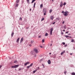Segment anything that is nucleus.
Segmentation results:
<instances>
[{
	"label": "nucleus",
	"mask_w": 75,
	"mask_h": 75,
	"mask_svg": "<svg viewBox=\"0 0 75 75\" xmlns=\"http://www.w3.org/2000/svg\"><path fill=\"white\" fill-rule=\"evenodd\" d=\"M62 13L63 14V15L64 16H67L68 15V13H69V12L68 11H62Z\"/></svg>",
	"instance_id": "1"
},
{
	"label": "nucleus",
	"mask_w": 75,
	"mask_h": 75,
	"mask_svg": "<svg viewBox=\"0 0 75 75\" xmlns=\"http://www.w3.org/2000/svg\"><path fill=\"white\" fill-rule=\"evenodd\" d=\"M47 9H46V8H43V11L42 12L43 13V15L44 16H45L46 15V14H47Z\"/></svg>",
	"instance_id": "2"
},
{
	"label": "nucleus",
	"mask_w": 75,
	"mask_h": 75,
	"mask_svg": "<svg viewBox=\"0 0 75 75\" xmlns=\"http://www.w3.org/2000/svg\"><path fill=\"white\" fill-rule=\"evenodd\" d=\"M20 66V65L19 64H17V65H15L14 66H11V68H18V66Z\"/></svg>",
	"instance_id": "3"
},
{
	"label": "nucleus",
	"mask_w": 75,
	"mask_h": 75,
	"mask_svg": "<svg viewBox=\"0 0 75 75\" xmlns=\"http://www.w3.org/2000/svg\"><path fill=\"white\" fill-rule=\"evenodd\" d=\"M53 28H51L50 29V34L51 35H52V31H53Z\"/></svg>",
	"instance_id": "4"
},
{
	"label": "nucleus",
	"mask_w": 75,
	"mask_h": 75,
	"mask_svg": "<svg viewBox=\"0 0 75 75\" xmlns=\"http://www.w3.org/2000/svg\"><path fill=\"white\" fill-rule=\"evenodd\" d=\"M33 51H35V53H38V50H37V49L36 48H35L33 50Z\"/></svg>",
	"instance_id": "5"
},
{
	"label": "nucleus",
	"mask_w": 75,
	"mask_h": 75,
	"mask_svg": "<svg viewBox=\"0 0 75 75\" xmlns=\"http://www.w3.org/2000/svg\"><path fill=\"white\" fill-rule=\"evenodd\" d=\"M30 64V62H27L24 64V67H25V66L27 65H28V64Z\"/></svg>",
	"instance_id": "6"
},
{
	"label": "nucleus",
	"mask_w": 75,
	"mask_h": 75,
	"mask_svg": "<svg viewBox=\"0 0 75 75\" xmlns=\"http://www.w3.org/2000/svg\"><path fill=\"white\" fill-rule=\"evenodd\" d=\"M35 5H36V3L35 2L33 5V10H34V8H35Z\"/></svg>",
	"instance_id": "7"
},
{
	"label": "nucleus",
	"mask_w": 75,
	"mask_h": 75,
	"mask_svg": "<svg viewBox=\"0 0 75 75\" xmlns=\"http://www.w3.org/2000/svg\"><path fill=\"white\" fill-rule=\"evenodd\" d=\"M24 40V38L22 37L21 38L20 41V44H21L23 41V40Z\"/></svg>",
	"instance_id": "8"
},
{
	"label": "nucleus",
	"mask_w": 75,
	"mask_h": 75,
	"mask_svg": "<svg viewBox=\"0 0 75 75\" xmlns=\"http://www.w3.org/2000/svg\"><path fill=\"white\" fill-rule=\"evenodd\" d=\"M47 63L48 64H51V60L50 59L48 60L47 61Z\"/></svg>",
	"instance_id": "9"
},
{
	"label": "nucleus",
	"mask_w": 75,
	"mask_h": 75,
	"mask_svg": "<svg viewBox=\"0 0 75 75\" xmlns=\"http://www.w3.org/2000/svg\"><path fill=\"white\" fill-rule=\"evenodd\" d=\"M65 52V50H64L63 52H62L61 53L60 55H63V54H64Z\"/></svg>",
	"instance_id": "10"
},
{
	"label": "nucleus",
	"mask_w": 75,
	"mask_h": 75,
	"mask_svg": "<svg viewBox=\"0 0 75 75\" xmlns=\"http://www.w3.org/2000/svg\"><path fill=\"white\" fill-rule=\"evenodd\" d=\"M20 38H18L16 40V42L18 44L19 43V41H20Z\"/></svg>",
	"instance_id": "11"
},
{
	"label": "nucleus",
	"mask_w": 75,
	"mask_h": 75,
	"mask_svg": "<svg viewBox=\"0 0 75 75\" xmlns=\"http://www.w3.org/2000/svg\"><path fill=\"white\" fill-rule=\"evenodd\" d=\"M54 18V16H50V20H53Z\"/></svg>",
	"instance_id": "12"
},
{
	"label": "nucleus",
	"mask_w": 75,
	"mask_h": 75,
	"mask_svg": "<svg viewBox=\"0 0 75 75\" xmlns=\"http://www.w3.org/2000/svg\"><path fill=\"white\" fill-rule=\"evenodd\" d=\"M40 8H41V9H42V8L43 7V4H40Z\"/></svg>",
	"instance_id": "13"
},
{
	"label": "nucleus",
	"mask_w": 75,
	"mask_h": 75,
	"mask_svg": "<svg viewBox=\"0 0 75 75\" xmlns=\"http://www.w3.org/2000/svg\"><path fill=\"white\" fill-rule=\"evenodd\" d=\"M48 35V34L47 33H46L45 35V37H47Z\"/></svg>",
	"instance_id": "14"
},
{
	"label": "nucleus",
	"mask_w": 75,
	"mask_h": 75,
	"mask_svg": "<svg viewBox=\"0 0 75 75\" xmlns=\"http://www.w3.org/2000/svg\"><path fill=\"white\" fill-rule=\"evenodd\" d=\"M65 37H66V38H67V39H69V38H69V36L68 35H65Z\"/></svg>",
	"instance_id": "15"
},
{
	"label": "nucleus",
	"mask_w": 75,
	"mask_h": 75,
	"mask_svg": "<svg viewBox=\"0 0 75 75\" xmlns=\"http://www.w3.org/2000/svg\"><path fill=\"white\" fill-rule=\"evenodd\" d=\"M14 35V32H12L11 34V37L12 38Z\"/></svg>",
	"instance_id": "16"
},
{
	"label": "nucleus",
	"mask_w": 75,
	"mask_h": 75,
	"mask_svg": "<svg viewBox=\"0 0 75 75\" xmlns=\"http://www.w3.org/2000/svg\"><path fill=\"white\" fill-rule=\"evenodd\" d=\"M35 1V0H32L31 2V3L32 4L33 3H34V2Z\"/></svg>",
	"instance_id": "17"
},
{
	"label": "nucleus",
	"mask_w": 75,
	"mask_h": 75,
	"mask_svg": "<svg viewBox=\"0 0 75 75\" xmlns=\"http://www.w3.org/2000/svg\"><path fill=\"white\" fill-rule=\"evenodd\" d=\"M42 43H44L45 41V39H43L42 41Z\"/></svg>",
	"instance_id": "18"
},
{
	"label": "nucleus",
	"mask_w": 75,
	"mask_h": 75,
	"mask_svg": "<svg viewBox=\"0 0 75 75\" xmlns=\"http://www.w3.org/2000/svg\"><path fill=\"white\" fill-rule=\"evenodd\" d=\"M56 20H57V21H59L60 20V18H56Z\"/></svg>",
	"instance_id": "19"
},
{
	"label": "nucleus",
	"mask_w": 75,
	"mask_h": 75,
	"mask_svg": "<svg viewBox=\"0 0 75 75\" xmlns=\"http://www.w3.org/2000/svg\"><path fill=\"white\" fill-rule=\"evenodd\" d=\"M71 74L72 75H75V73L74 72H73L72 73H71Z\"/></svg>",
	"instance_id": "20"
},
{
	"label": "nucleus",
	"mask_w": 75,
	"mask_h": 75,
	"mask_svg": "<svg viewBox=\"0 0 75 75\" xmlns=\"http://www.w3.org/2000/svg\"><path fill=\"white\" fill-rule=\"evenodd\" d=\"M20 0H16V4H17V3H18L19 2Z\"/></svg>",
	"instance_id": "21"
},
{
	"label": "nucleus",
	"mask_w": 75,
	"mask_h": 75,
	"mask_svg": "<svg viewBox=\"0 0 75 75\" xmlns=\"http://www.w3.org/2000/svg\"><path fill=\"white\" fill-rule=\"evenodd\" d=\"M24 3V0H22V1H21V4H23V3Z\"/></svg>",
	"instance_id": "22"
},
{
	"label": "nucleus",
	"mask_w": 75,
	"mask_h": 75,
	"mask_svg": "<svg viewBox=\"0 0 75 75\" xmlns=\"http://www.w3.org/2000/svg\"><path fill=\"white\" fill-rule=\"evenodd\" d=\"M26 1H27V2L28 4H30V0H26Z\"/></svg>",
	"instance_id": "23"
},
{
	"label": "nucleus",
	"mask_w": 75,
	"mask_h": 75,
	"mask_svg": "<svg viewBox=\"0 0 75 75\" xmlns=\"http://www.w3.org/2000/svg\"><path fill=\"white\" fill-rule=\"evenodd\" d=\"M42 60H43V58L39 60V62H42Z\"/></svg>",
	"instance_id": "24"
},
{
	"label": "nucleus",
	"mask_w": 75,
	"mask_h": 75,
	"mask_svg": "<svg viewBox=\"0 0 75 75\" xmlns=\"http://www.w3.org/2000/svg\"><path fill=\"white\" fill-rule=\"evenodd\" d=\"M66 27V25H64V29H67V27Z\"/></svg>",
	"instance_id": "25"
},
{
	"label": "nucleus",
	"mask_w": 75,
	"mask_h": 75,
	"mask_svg": "<svg viewBox=\"0 0 75 75\" xmlns=\"http://www.w3.org/2000/svg\"><path fill=\"white\" fill-rule=\"evenodd\" d=\"M18 4H17L15 6L16 7H18Z\"/></svg>",
	"instance_id": "26"
},
{
	"label": "nucleus",
	"mask_w": 75,
	"mask_h": 75,
	"mask_svg": "<svg viewBox=\"0 0 75 75\" xmlns=\"http://www.w3.org/2000/svg\"><path fill=\"white\" fill-rule=\"evenodd\" d=\"M52 10L50 9L49 11V13H51L52 12Z\"/></svg>",
	"instance_id": "27"
},
{
	"label": "nucleus",
	"mask_w": 75,
	"mask_h": 75,
	"mask_svg": "<svg viewBox=\"0 0 75 75\" xmlns=\"http://www.w3.org/2000/svg\"><path fill=\"white\" fill-rule=\"evenodd\" d=\"M66 4H67V3L66 2H64L63 4V6H65Z\"/></svg>",
	"instance_id": "28"
},
{
	"label": "nucleus",
	"mask_w": 75,
	"mask_h": 75,
	"mask_svg": "<svg viewBox=\"0 0 75 75\" xmlns=\"http://www.w3.org/2000/svg\"><path fill=\"white\" fill-rule=\"evenodd\" d=\"M35 72H36V71L35 70H34L33 71V74H35Z\"/></svg>",
	"instance_id": "29"
},
{
	"label": "nucleus",
	"mask_w": 75,
	"mask_h": 75,
	"mask_svg": "<svg viewBox=\"0 0 75 75\" xmlns=\"http://www.w3.org/2000/svg\"><path fill=\"white\" fill-rule=\"evenodd\" d=\"M17 60H15L14 61V64H16V63H17Z\"/></svg>",
	"instance_id": "30"
},
{
	"label": "nucleus",
	"mask_w": 75,
	"mask_h": 75,
	"mask_svg": "<svg viewBox=\"0 0 75 75\" xmlns=\"http://www.w3.org/2000/svg\"><path fill=\"white\" fill-rule=\"evenodd\" d=\"M71 42H74V39H71Z\"/></svg>",
	"instance_id": "31"
},
{
	"label": "nucleus",
	"mask_w": 75,
	"mask_h": 75,
	"mask_svg": "<svg viewBox=\"0 0 75 75\" xmlns=\"http://www.w3.org/2000/svg\"><path fill=\"white\" fill-rule=\"evenodd\" d=\"M62 6H63V4H60V7H62Z\"/></svg>",
	"instance_id": "32"
},
{
	"label": "nucleus",
	"mask_w": 75,
	"mask_h": 75,
	"mask_svg": "<svg viewBox=\"0 0 75 75\" xmlns=\"http://www.w3.org/2000/svg\"><path fill=\"white\" fill-rule=\"evenodd\" d=\"M56 22H57V21H56L55 22H54L53 23H52V24H55V23H56Z\"/></svg>",
	"instance_id": "33"
},
{
	"label": "nucleus",
	"mask_w": 75,
	"mask_h": 75,
	"mask_svg": "<svg viewBox=\"0 0 75 75\" xmlns=\"http://www.w3.org/2000/svg\"><path fill=\"white\" fill-rule=\"evenodd\" d=\"M67 44H66L64 46V47H67Z\"/></svg>",
	"instance_id": "34"
},
{
	"label": "nucleus",
	"mask_w": 75,
	"mask_h": 75,
	"mask_svg": "<svg viewBox=\"0 0 75 75\" xmlns=\"http://www.w3.org/2000/svg\"><path fill=\"white\" fill-rule=\"evenodd\" d=\"M61 35H64V33H63L62 31H61Z\"/></svg>",
	"instance_id": "35"
},
{
	"label": "nucleus",
	"mask_w": 75,
	"mask_h": 75,
	"mask_svg": "<svg viewBox=\"0 0 75 75\" xmlns=\"http://www.w3.org/2000/svg\"><path fill=\"white\" fill-rule=\"evenodd\" d=\"M33 63H32L30 64V65L29 66H30L31 67H32V66H33Z\"/></svg>",
	"instance_id": "36"
},
{
	"label": "nucleus",
	"mask_w": 75,
	"mask_h": 75,
	"mask_svg": "<svg viewBox=\"0 0 75 75\" xmlns=\"http://www.w3.org/2000/svg\"><path fill=\"white\" fill-rule=\"evenodd\" d=\"M44 18H42L41 19V21H44Z\"/></svg>",
	"instance_id": "37"
},
{
	"label": "nucleus",
	"mask_w": 75,
	"mask_h": 75,
	"mask_svg": "<svg viewBox=\"0 0 75 75\" xmlns=\"http://www.w3.org/2000/svg\"><path fill=\"white\" fill-rule=\"evenodd\" d=\"M19 20H21V21H22L23 19L21 17H20L19 18Z\"/></svg>",
	"instance_id": "38"
},
{
	"label": "nucleus",
	"mask_w": 75,
	"mask_h": 75,
	"mask_svg": "<svg viewBox=\"0 0 75 75\" xmlns=\"http://www.w3.org/2000/svg\"><path fill=\"white\" fill-rule=\"evenodd\" d=\"M56 57V55H54V56L53 57V58H55Z\"/></svg>",
	"instance_id": "39"
},
{
	"label": "nucleus",
	"mask_w": 75,
	"mask_h": 75,
	"mask_svg": "<svg viewBox=\"0 0 75 75\" xmlns=\"http://www.w3.org/2000/svg\"><path fill=\"white\" fill-rule=\"evenodd\" d=\"M42 66H43V68H45V66H44V64H42Z\"/></svg>",
	"instance_id": "40"
},
{
	"label": "nucleus",
	"mask_w": 75,
	"mask_h": 75,
	"mask_svg": "<svg viewBox=\"0 0 75 75\" xmlns=\"http://www.w3.org/2000/svg\"><path fill=\"white\" fill-rule=\"evenodd\" d=\"M62 44H63V45H65V42H62Z\"/></svg>",
	"instance_id": "41"
},
{
	"label": "nucleus",
	"mask_w": 75,
	"mask_h": 75,
	"mask_svg": "<svg viewBox=\"0 0 75 75\" xmlns=\"http://www.w3.org/2000/svg\"><path fill=\"white\" fill-rule=\"evenodd\" d=\"M30 66H28L27 67V68H28H28H30Z\"/></svg>",
	"instance_id": "42"
},
{
	"label": "nucleus",
	"mask_w": 75,
	"mask_h": 75,
	"mask_svg": "<svg viewBox=\"0 0 75 75\" xmlns=\"http://www.w3.org/2000/svg\"><path fill=\"white\" fill-rule=\"evenodd\" d=\"M69 32V31H67L66 32H65V34H68Z\"/></svg>",
	"instance_id": "43"
},
{
	"label": "nucleus",
	"mask_w": 75,
	"mask_h": 75,
	"mask_svg": "<svg viewBox=\"0 0 75 75\" xmlns=\"http://www.w3.org/2000/svg\"><path fill=\"white\" fill-rule=\"evenodd\" d=\"M60 4H63V2H62V1H61Z\"/></svg>",
	"instance_id": "44"
},
{
	"label": "nucleus",
	"mask_w": 75,
	"mask_h": 75,
	"mask_svg": "<svg viewBox=\"0 0 75 75\" xmlns=\"http://www.w3.org/2000/svg\"><path fill=\"white\" fill-rule=\"evenodd\" d=\"M17 7H16V6H15L14 7V9L16 10V9H17V8H16Z\"/></svg>",
	"instance_id": "45"
},
{
	"label": "nucleus",
	"mask_w": 75,
	"mask_h": 75,
	"mask_svg": "<svg viewBox=\"0 0 75 75\" xmlns=\"http://www.w3.org/2000/svg\"><path fill=\"white\" fill-rule=\"evenodd\" d=\"M38 37V38H41V35H39Z\"/></svg>",
	"instance_id": "46"
},
{
	"label": "nucleus",
	"mask_w": 75,
	"mask_h": 75,
	"mask_svg": "<svg viewBox=\"0 0 75 75\" xmlns=\"http://www.w3.org/2000/svg\"><path fill=\"white\" fill-rule=\"evenodd\" d=\"M69 29H70V28L68 27L67 29V31H68Z\"/></svg>",
	"instance_id": "47"
},
{
	"label": "nucleus",
	"mask_w": 75,
	"mask_h": 75,
	"mask_svg": "<svg viewBox=\"0 0 75 75\" xmlns=\"http://www.w3.org/2000/svg\"><path fill=\"white\" fill-rule=\"evenodd\" d=\"M3 67V66L2 65H0V68H1V67Z\"/></svg>",
	"instance_id": "48"
},
{
	"label": "nucleus",
	"mask_w": 75,
	"mask_h": 75,
	"mask_svg": "<svg viewBox=\"0 0 75 75\" xmlns=\"http://www.w3.org/2000/svg\"><path fill=\"white\" fill-rule=\"evenodd\" d=\"M21 70H23V69H24V67H22L21 69Z\"/></svg>",
	"instance_id": "49"
},
{
	"label": "nucleus",
	"mask_w": 75,
	"mask_h": 75,
	"mask_svg": "<svg viewBox=\"0 0 75 75\" xmlns=\"http://www.w3.org/2000/svg\"><path fill=\"white\" fill-rule=\"evenodd\" d=\"M71 35V34L70 33H69L68 34V35Z\"/></svg>",
	"instance_id": "50"
},
{
	"label": "nucleus",
	"mask_w": 75,
	"mask_h": 75,
	"mask_svg": "<svg viewBox=\"0 0 75 75\" xmlns=\"http://www.w3.org/2000/svg\"><path fill=\"white\" fill-rule=\"evenodd\" d=\"M64 23H65V21H63V22H62V24H64Z\"/></svg>",
	"instance_id": "51"
},
{
	"label": "nucleus",
	"mask_w": 75,
	"mask_h": 75,
	"mask_svg": "<svg viewBox=\"0 0 75 75\" xmlns=\"http://www.w3.org/2000/svg\"><path fill=\"white\" fill-rule=\"evenodd\" d=\"M25 22H26H26H27V21H24V24H25Z\"/></svg>",
	"instance_id": "52"
},
{
	"label": "nucleus",
	"mask_w": 75,
	"mask_h": 75,
	"mask_svg": "<svg viewBox=\"0 0 75 75\" xmlns=\"http://www.w3.org/2000/svg\"><path fill=\"white\" fill-rule=\"evenodd\" d=\"M29 47H32V45H31V44H30L29 45Z\"/></svg>",
	"instance_id": "53"
},
{
	"label": "nucleus",
	"mask_w": 75,
	"mask_h": 75,
	"mask_svg": "<svg viewBox=\"0 0 75 75\" xmlns=\"http://www.w3.org/2000/svg\"><path fill=\"white\" fill-rule=\"evenodd\" d=\"M64 74H66V73H67V71H65L64 72Z\"/></svg>",
	"instance_id": "54"
},
{
	"label": "nucleus",
	"mask_w": 75,
	"mask_h": 75,
	"mask_svg": "<svg viewBox=\"0 0 75 75\" xmlns=\"http://www.w3.org/2000/svg\"><path fill=\"white\" fill-rule=\"evenodd\" d=\"M38 69L35 70L36 71H38Z\"/></svg>",
	"instance_id": "55"
},
{
	"label": "nucleus",
	"mask_w": 75,
	"mask_h": 75,
	"mask_svg": "<svg viewBox=\"0 0 75 75\" xmlns=\"http://www.w3.org/2000/svg\"><path fill=\"white\" fill-rule=\"evenodd\" d=\"M21 68H20L18 69V71H21Z\"/></svg>",
	"instance_id": "56"
},
{
	"label": "nucleus",
	"mask_w": 75,
	"mask_h": 75,
	"mask_svg": "<svg viewBox=\"0 0 75 75\" xmlns=\"http://www.w3.org/2000/svg\"><path fill=\"white\" fill-rule=\"evenodd\" d=\"M69 38H72V37L69 36Z\"/></svg>",
	"instance_id": "57"
},
{
	"label": "nucleus",
	"mask_w": 75,
	"mask_h": 75,
	"mask_svg": "<svg viewBox=\"0 0 75 75\" xmlns=\"http://www.w3.org/2000/svg\"><path fill=\"white\" fill-rule=\"evenodd\" d=\"M63 27H64V26H61V28H63Z\"/></svg>",
	"instance_id": "58"
},
{
	"label": "nucleus",
	"mask_w": 75,
	"mask_h": 75,
	"mask_svg": "<svg viewBox=\"0 0 75 75\" xmlns=\"http://www.w3.org/2000/svg\"><path fill=\"white\" fill-rule=\"evenodd\" d=\"M52 44H50V47H51V46H52Z\"/></svg>",
	"instance_id": "59"
},
{
	"label": "nucleus",
	"mask_w": 75,
	"mask_h": 75,
	"mask_svg": "<svg viewBox=\"0 0 75 75\" xmlns=\"http://www.w3.org/2000/svg\"><path fill=\"white\" fill-rule=\"evenodd\" d=\"M40 48H42L43 47H42V46H40Z\"/></svg>",
	"instance_id": "60"
},
{
	"label": "nucleus",
	"mask_w": 75,
	"mask_h": 75,
	"mask_svg": "<svg viewBox=\"0 0 75 75\" xmlns=\"http://www.w3.org/2000/svg\"><path fill=\"white\" fill-rule=\"evenodd\" d=\"M30 52L31 53H33V51H31Z\"/></svg>",
	"instance_id": "61"
},
{
	"label": "nucleus",
	"mask_w": 75,
	"mask_h": 75,
	"mask_svg": "<svg viewBox=\"0 0 75 75\" xmlns=\"http://www.w3.org/2000/svg\"><path fill=\"white\" fill-rule=\"evenodd\" d=\"M38 69H40V67H38Z\"/></svg>",
	"instance_id": "62"
},
{
	"label": "nucleus",
	"mask_w": 75,
	"mask_h": 75,
	"mask_svg": "<svg viewBox=\"0 0 75 75\" xmlns=\"http://www.w3.org/2000/svg\"><path fill=\"white\" fill-rule=\"evenodd\" d=\"M70 54L71 55H72V53H70Z\"/></svg>",
	"instance_id": "63"
},
{
	"label": "nucleus",
	"mask_w": 75,
	"mask_h": 75,
	"mask_svg": "<svg viewBox=\"0 0 75 75\" xmlns=\"http://www.w3.org/2000/svg\"><path fill=\"white\" fill-rule=\"evenodd\" d=\"M29 10L30 11H31V8H30Z\"/></svg>",
	"instance_id": "64"
}]
</instances>
